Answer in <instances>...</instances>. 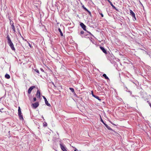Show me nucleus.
Segmentation results:
<instances>
[{
	"label": "nucleus",
	"mask_w": 151,
	"mask_h": 151,
	"mask_svg": "<svg viewBox=\"0 0 151 151\" xmlns=\"http://www.w3.org/2000/svg\"><path fill=\"white\" fill-rule=\"evenodd\" d=\"M28 44L29 46L31 47V48H32V47L31 46V44L29 42H28Z\"/></svg>",
	"instance_id": "f704fd0d"
},
{
	"label": "nucleus",
	"mask_w": 151,
	"mask_h": 151,
	"mask_svg": "<svg viewBox=\"0 0 151 151\" xmlns=\"http://www.w3.org/2000/svg\"><path fill=\"white\" fill-rule=\"evenodd\" d=\"M40 91L39 90H37V93L36 94V96L37 98H40Z\"/></svg>",
	"instance_id": "ddd939ff"
},
{
	"label": "nucleus",
	"mask_w": 151,
	"mask_h": 151,
	"mask_svg": "<svg viewBox=\"0 0 151 151\" xmlns=\"http://www.w3.org/2000/svg\"><path fill=\"white\" fill-rule=\"evenodd\" d=\"M122 0V1H124V0Z\"/></svg>",
	"instance_id": "de8ad7c7"
},
{
	"label": "nucleus",
	"mask_w": 151,
	"mask_h": 151,
	"mask_svg": "<svg viewBox=\"0 0 151 151\" xmlns=\"http://www.w3.org/2000/svg\"><path fill=\"white\" fill-rule=\"evenodd\" d=\"M17 29L18 30V32L19 34V35L20 36V37L22 38V39H23V40H24V37L22 36V35H21V33H20V31H19V29Z\"/></svg>",
	"instance_id": "4be33fe9"
},
{
	"label": "nucleus",
	"mask_w": 151,
	"mask_h": 151,
	"mask_svg": "<svg viewBox=\"0 0 151 151\" xmlns=\"http://www.w3.org/2000/svg\"><path fill=\"white\" fill-rule=\"evenodd\" d=\"M82 7L85 11L87 12L88 10L86 7H85L83 5L82 6Z\"/></svg>",
	"instance_id": "5701e85b"
},
{
	"label": "nucleus",
	"mask_w": 151,
	"mask_h": 151,
	"mask_svg": "<svg viewBox=\"0 0 151 151\" xmlns=\"http://www.w3.org/2000/svg\"><path fill=\"white\" fill-rule=\"evenodd\" d=\"M4 109L3 108H1V109H0V111L1 113H3L4 112H5V111H2V110H3Z\"/></svg>",
	"instance_id": "c85d7f7f"
},
{
	"label": "nucleus",
	"mask_w": 151,
	"mask_h": 151,
	"mask_svg": "<svg viewBox=\"0 0 151 151\" xmlns=\"http://www.w3.org/2000/svg\"><path fill=\"white\" fill-rule=\"evenodd\" d=\"M105 1H107L108 2H109L110 1L109 0H105Z\"/></svg>",
	"instance_id": "37998d69"
},
{
	"label": "nucleus",
	"mask_w": 151,
	"mask_h": 151,
	"mask_svg": "<svg viewBox=\"0 0 151 151\" xmlns=\"http://www.w3.org/2000/svg\"><path fill=\"white\" fill-rule=\"evenodd\" d=\"M42 118H44V117H43V116H42Z\"/></svg>",
	"instance_id": "49530a36"
},
{
	"label": "nucleus",
	"mask_w": 151,
	"mask_h": 151,
	"mask_svg": "<svg viewBox=\"0 0 151 151\" xmlns=\"http://www.w3.org/2000/svg\"><path fill=\"white\" fill-rule=\"evenodd\" d=\"M80 25L83 30L85 31H87L86 29V27L83 23L80 22Z\"/></svg>",
	"instance_id": "39448f33"
},
{
	"label": "nucleus",
	"mask_w": 151,
	"mask_h": 151,
	"mask_svg": "<svg viewBox=\"0 0 151 151\" xmlns=\"http://www.w3.org/2000/svg\"><path fill=\"white\" fill-rule=\"evenodd\" d=\"M122 84H123V86L124 87V90L125 91H128V92H129V93H130V94H132V92L130 91H128V89L126 87V85H125L124 84V83H122Z\"/></svg>",
	"instance_id": "9b49d317"
},
{
	"label": "nucleus",
	"mask_w": 151,
	"mask_h": 151,
	"mask_svg": "<svg viewBox=\"0 0 151 151\" xmlns=\"http://www.w3.org/2000/svg\"><path fill=\"white\" fill-rule=\"evenodd\" d=\"M58 30L60 33V35L61 36H63V32H62L60 28H59L58 29Z\"/></svg>",
	"instance_id": "6ab92c4d"
},
{
	"label": "nucleus",
	"mask_w": 151,
	"mask_h": 151,
	"mask_svg": "<svg viewBox=\"0 0 151 151\" xmlns=\"http://www.w3.org/2000/svg\"><path fill=\"white\" fill-rule=\"evenodd\" d=\"M100 49L102 50V52L104 53L105 54L107 55L108 54V52L107 51V50L104 47L100 46L99 47Z\"/></svg>",
	"instance_id": "20e7f679"
},
{
	"label": "nucleus",
	"mask_w": 151,
	"mask_h": 151,
	"mask_svg": "<svg viewBox=\"0 0 151 151\" xmlns=\"http://www.w3.org/2000/svg\"><path fill=\"white\" fill-rule=\"evenodd\" d=\"M73 94L74 95V96L76 97L77 98H79V97H78L77 95L76 94L75 92L74 91V92H73Z\"/></svg>",
	"instance_id": "b1692460"
},
{
	"label": "nucleus",
	"mask_w": 151,
	"mask_h": 151,
	"mask_svg": "<svg viewBox=\"0 0 151 151\" xmlns=\"http://www.w3.org/2000/svg\"><path fill=\"white\" fill-rule=\"evenodd\" d=\"M37 100L36 98V97H34L33 98V101H35Z\"/></svg>",
	"instance_id": "72a5a7b5"
},
{
	"label": "nucleus",
	"mask_w": 151,
	"mask_h": 151,
	"mask_svg": "<svg viewBox=\"0 0 151 151\" xmlns=\"http://www.w3.org/2000/svg\"><path fill=\"white\" fill-rule=\"evenodd\" d=\"M35 88V86H32L30 87L28 90V94H30L31 93L32 90Z\"/></svg>",
	"instance_id": "0eeeda50"
},
{
	"label": "nucleus",
	"mask_w": 151,
	"mask_h": 151,
	"mask_svg": "<svg viewBox=\"0 0 151 151\" xmlns=\"http://www.w3.org/2000/svg\"><path fill=\"white\" fill-rule=\"evenodd\" d=\"M6 39L7 40V42L10 47L11 48V49L14 51L15 50V49L14 47V45L12 42V41L9 37V35H7Z\"/></svg>",
	"instance_id": "f257e3e1"
},
{
	"label": "nucleus",
	"mask_w": 151,
	"mask_h": 151,
	"mask_svg": "<svg viewBox=\"0 0 151 151\" xmlns=\"http://www.w3.org/2000/svg\"><path fill=\"white\" fill-rule=\"evenodd\" d=\"M109 2L110 3L111 5L112 6L113 9H115L116 11H117L118 12H119V10L116 9V8L113 5L112 3L110 1Z\"/></svg>",
	"instance_id": "f8f14e48"
},
{
	"label": "nucleus",
	"mask_w": 151,
	"mask_h": 151,
	"mask_svg": "<svg viewBox=\"0 0 151 151\" xmlns=\"http://www.w3.org/2000/svg\"><path fill=\"white\" fill-rule=\"evenodd\" d=\"M147 102H149V101H147Z\"/></svg>",
	"instance_id": "a18cd8bd"
},
{
	"label": "nucleus",
	"mask_w": 151,
	"mask_h": 151,
	"mask_svg": "<svg viewBox=\"0 0 151 151\" xmlns=\"http://www.w3.org/2000/svg\"><path fill=\"white\" fill-rule=\"evenodd\" d=\"M110 123L112 124L113 125H115V126H116L115 124H114L113 123H112V122H110Z\"/></svg>",
	"instance_id": "e433bc0d"
},
{
	"label": "nucleus",
	"mask_w": 151,
	"mask_h": 151,
	"mask_svg": "<svg viewBox=\"0 0 151 151\" xmlns=\"http://www.w3.org/2000/svg\"><path fill=\"white\" fill-rule=\"evenodd\" d=\"M40 70H41V71H42V72H44V70H43V69L42 68H40Z\"/></svg>",
	"instance_id": "c9c22d12"
},
{
	"label": "nucleus",
	"mask_w": 151,
	"mask_h": 151,
	"mask_svg": "<svg viewBox=\"0 0 151 151\" xmlns=\"http://www.w3.org/2000/svg\"><path fill=\"white\" fill-rule=\"evenodd\" d=\"M60 148L63 151H68L65 146L61 143L60 144Z\"/></svg>",
	"instance_id": "1a4fd4ad"
},
{
	"label": "nucleus",
	"mask_w": 151,
	"mask_h": 151,
	"mask_svg": "<svg viewBox=\"0 0 151 151\" xmlns=\"http://www.w3.org/2000/svg\"><path fill=\"white\" fill-rule=\"evenodd\" d=\"M79 98L80 100H82V98L79 97V98Z\"/></svg>",
	"instance_id": "4c0bfd02"
},
{
	"label": "nucleus",
	"mask_w": 151,
	"mask_h": 151,
	"mask_svg": "<svg viewBox=\"0 0 151 151\" xmlns=\"http://www.w3.org/2000/svg\"><path fill=\"white\" fill-rule=\"evenodd\" d=\"M84 31L82 30L81 31L80 33H79V35H80L82 37H84V36L83 35L84 34Z\"/></svg>",
	"instance_id": "4468645a"
},
{
	"label": "nucleus",
	"mask_w": 151,
	"mask_h": 151,
	"mask_svg": "<svg viewBox=\"0 0 151 151\" xmlns=\"http://www.w3.org/2000/svg\"><path fill=\"white\" fill-rule=\"evenodd\" d=\"M47 124L45 122H44L43 123V125L44 127H46L47 126Z\"/></svg>",
	"instance_id": "aec40b11"
},
{
	"label": "nucleus",
	"mask_w": 151,
	"mask_h": 151,
	"mask_svg": "<svg viewBox=\"0 0 151 151\" xmlns=\"http://www.w3.org/2000/svg\"><path fill=\"white\" fill-rule=\"evenodd\" d=\"M91 40V42H92V40Z\"/></svg>",
	"instance_id": "c03bdc74"
},
{
	"label": "nucleus",
	"mask_w": 151,
	"mask_h": 151,
	"mask_svg": "<svg viewBox=\"0 0 151 151\" xmlns=\"http://www.w3.org/2000/svg\"><path fill=\"white\" fill-rule=\"evenodd\" d=\"M149 104L150 106V107L151 108V103H149Z\"/></svg>",
	"instance_id": "a19ab883"
},
{
	"label": "nucleus",
	"mask_w": 151,
	"mask_h": 151,
	"mask_svg": "<svg viewBox=\"0 0 151 151\" xmlns=\"http://www.w3.org/2000/svg\"><path fill=\"white\" fill-rule=\"evenodd\" d=\"M104 125L105 126V127L109 130H110L112 131H113L115 133L117 134V132L115 131L114 130H113L111 128H110L109 126L107 124H106L105 123L104 124Z\"/></svg>",
	"instance_id": "9d476101"
},
{
	"label": "nucleus",
	"mask_w": 151,
	"mask_h": 151,
	"mask_svg": "<svg viewBox=\"0 0 151 151\" xmlns=\"http://www.w3.org/2000/svg\"><path fill=\"white\" fill-rule=\"evenodd\" d=\"M98 11L99 14L101 16V17H103L104 15L102 13L101 11L99 9H98Z\"/></svg>",
	"instance_id": "dca6fc26"
},
{
	"label": "nucleus",
	"mask_w": 151,
	"mask_h": 151,
	"mask_svg": "<svg viewBox=\"0 0 151 151\" xmlns=\"http://www.w3.org/2000/svg\"><path fill=\"white\" fill-rule=\"evenodd\" d=\"M87 12L90 15V16L91 17H92V15L91 14V12L90 11H89L88 10L87 11Z\"/></svg>",
	"instance_id": "a878e982"
},
{
	"label": "nucleus",
	"mask_w": 151,
	"mask_h": 151,
	"mask_svg": "<svg viewBox=\"0 0 151 151\" xmlns=\"http://www.w3.org/2000/svg\"><path fill=\"white\" fill-rule=\"evenodd\" d=\"M139 3L140 4H141L142 5H143L141 3V1H139Z\"/></svg>",
	"instance_id": "58836bf2"
},
{
	"label": "nucleus",
	"mask_w": 151,
	"mask_h": 151,
	"mask_svg": "<svg viewBox=\"0 0 151 151\" xmlns=\"http://www.w3.org/2000/svg\"><path fill=\"white\" fill-rule=\"evenodd\" d=\"M43 98L45 100V104L48 106H51V105L50 104L48 103V101H47L46 98H45V97L44 96H42Z\"/></svg>",
	"instance_id": "6e6552de"
},
{
	"label": "nucleus",
	"mask_w": 151,
	"mask_h": 151,
	"mask_svg": "<svg viewBox=\"0 0 151 151\" xmlns=\"http://www.w3.org/2000/svg\"><path fill=\"white\" fill-rule=\"evenodd\" d=\"M22 113L21 111L20 108L19 106L18 107V115L19 117V119L21 120H24L22 115Z\"/></svg>",
	"instance_id": "f03ea898"
},
{
	"label": "nucleus",
	"mask_w": 151,
	"mask_h": 151,
	"mask_svg": "<svg viewBox=\"0 0 151 151\" xmlns=\"http://www.w3.org/2000/svg\"><path fill=\"white\" fill-rule=\"evenodd\" d=\"M87 33H89L90 35H91L92 36H93V35L91 33V32H90L89 31H87H87H86Z\"/></svg>",
	"instance_id": "cd10ccee"
},
{
	"label": "nucleus",
	"mask_w": 151,
	"mask_h": 151,
	"mask_svg": "<svg viewBox=\"0 0 151 151\" xmlns=\"http://www.w3.org/2000/svg\"><path fill=\"white\" fill-rule=\"evenodd\" d=\"M83 35L84 36V37H85L86 36L88 35V34H86L85 32H84V34Z\"/></svg>",
	"instance_id": "7c9ffc66"
},
{
	"label": "nucleus",
	"mask_w": 151,
	"mask_h": 151,
	"mask_svg": "<svg viewBox=\"0 0 151 151\" xmlns=\"http://www.w3.org/2000/svg\"><path fill=\"white\" fill-rule=\"evenodd\" d=\"M35 71L37 73H38L39 74V71L37 70V69H36L35 70Z\"/></svg>",
	"instance_id": "2f4dec72"
},
{
	"label": "nucleus",
	"mask_w": 151,
	"mask_h": 151,
	"mask_svg": "<svg viewBox=\"0 0 151 151\" xmlns=\"http://www.w3.org/2000/svg\"><path fill=\"white\" fill-rule=\"evenodd\" d=\"M130 14L133 18V19L134 21L136 20L137 19L135 17V13L133 12V11L131 9L129 10Z\"/></svg>",
	"instance_id": "7ed1b4c3"
},
{
	"label": "nucleus",
	"mask_w": 151,
	"mask_h": 151,
	"mask_svg": "<svg viewBox=\"0 0 151 151\" xmlns=\"http://www.w3.org/2000/svg\"><path fill=\"white\" fill-rule=\"evenodd\" d=\"M100 121H101L104 124V123H104V121L103 120V119H102L101 118V116L100 115Z\"/></svg>",
	"instance_id": "bb28decb"
},
{
	"label": "nucleus",
	"mask_w": 151,
	"mask_h": 151,
	"mask_svg": "<svg viewBox=\"0 0 151 151\" xmlns=\"http://www.w3.org/2000/svg\"><path fill=\"white\" fill-rule=\"evenodd\" d=\"M33 107L34 109H36L39 106V103L38 102H36L32 104Z\"/></svg>",
	"instance_id": "423d86ee"
},
{
	"label": "nucleus",
	"mask_w": 151,
	"mask_h": 151,
	"mask_svg": "<svg viewBox=\"0 0 151 151\" xmlns=\"http://www.w3.org/2000/svg\"><path fill=\"white\" fill-rule=\"evenodd\" d=\"M94 98H96V99H97L98 100H99L100 101H101V99H100L99 97L96 95H95V96L94 97Z\"/></svg>",
	"instance_id": "412c9836"
},
{
	"label": "nucleus",
	"mask_w": 151,
	"mask_h": 151,
	"mask_svg": "<svg viewBox=\"0 0 151 151\" xmlns=\"http://www.w3.org/2000/svg\"><path fill=\"white\" fill-rule=\"evenodd\" d=\"M109 54L110 55L111 57L112 58L111 59H114V55L112 54Z\"/></svg>",
	"instance_id": "c756f323"
},
{
	"label": "nucleus",
	"mask_w": 151,
	"mask_h": 151,
	"mask_svg": "<svg viewBox=\"0 0 151 151\" xmlns=\"http://www.w3.org/2000/svg\"><path fill=\"white\" fill-rule=\"evenodd\" d=\"M77 149L76 148H75V149L74 150V151H77Z\"/></svg>",
	"instance_id": "ea45409f"
},
{
	"label": "nucleus",
	"mask_w": 151,
	"mask_h": 151,
	"mask_svg": "<svg viewBox=\"0 0 151 151\" xmlns=\"http://www.w3.org/2000/svg\"><path fill=\"white\" fill-rule=\"evenodd\" d=\"M91 94L92 95V96H93V97L95 96V95H94V94H93V91H91Z\"/></svg>",
	"instance_id": "473e14b6"
},
{
	"label": "nucleus",
	"mask_w": 151,
	"mask_h": 151,
	"mask_svg": "<svg viewBox=\"0 0 151 151\" xmlns=\"http://www.w3.org/2000/svg\"><path fill=\"white\" fill-rule=\"evenodd\" d=\"M5 78L7 79H9L10 78V75L7 74H6L5 76Z\"/></svg>",
	"instance_id": "a211bd4d"
},
{
	"label": "nucleus",
	"mask_w": 151,
	"mask_h": 151,
	"mask_svg": "<svg viewBox=\"0 0 151 151\" xmlns=\"http://www.w3.org/2000/svg\"><path fill=\"white\" fill-rule=\"evenodd\" d=\"M69 89L73 93L75 91L74 89L73 88L70 87L69 88Z\"/></svg>",
	"instance_id": "393cba45"
},
{
	"label": "nucleus",
	"mask_w": 151,
	"mask_h": 151,
	"mask_svg": "<svg viewBox=\"0 0 151 151\" xmlns=\"http://www.w3.org/2000/svg\"><path fill=\"white\" fill-rule=\"evenodd\" d=\"M11 28L12 29H13L14 32H16V30L15 28V27L14 25V23H13L11 25Z\"/></svg>",
	"instance_id": "2eb2a0df"
},
{
	"label": "nucleus",
	"mask_w": 151,
	"mask_h": 151,
	"mask_svg": "<svg viewBox=\"0 0 151 151\" xmlns=\"http://www.w3.org/2000/svg\"><path fill=\"white\" fill-rule=\"evenodd\" d=\"M12 22V23H13V21H10V24H11V23H12V22Z\"/></svg>",
	"instance_id": "79ce46f5"
},
{
	"label": "nucleus",
	"mask_w": 151,
	"mask_h": 151,
	"mask_svg": "<svg viewBox=\"0 0 151 151\" xmlns=\"http://www.w3.org/2000/svg\"><path fill=\"white\" fill-rule=\"evenodd\" d=\"M103 76L104 77L105 79L109 80V78L105 74H103Z\"/></svg>",
	"instance_id": "f3484780"
}]
</instances>
